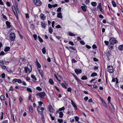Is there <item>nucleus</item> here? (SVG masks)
Instances as JSON below:
<instances>
[{
	"instance_id": "nucleus-1",
	"label": "nucleus",
	"mask_w": 123,
	"mask_h": 123,
	"mask_svg": "<svg viewBox=\"0 0 123 123\" xmlns=\"http://www.w3.org/2000/svg\"><path fill=\"white\" fill-rule=\"evenodd\" d=\"M12 82L14 83H15L16 82H18L19 84H21L22 82L23 85L24 86H26V83L24 81L22 82L21 80L19 79H14L12 81Z\"/></svg>"
},
{
	"instance_id": "nucleus-2",
	"label": "nucleus",
	"mask_w": 123,
	"mask_h": 123,
	"mask_svg": "<svg viewBox=\"0 0 123 123\" xmlns=\"http://www.w3.org/2000/svg\"><path fill=\"white\" fill-rule=\"evenodd\" d=\"M32 70V68L30 65H28L27 66L24 67V71L25 72V73H27V71L29 72H31Z\"/></svg>"
},
{
	"instance_id": "nucleus-3",
	"label": "nucleus",
	"mask_w": 123,
	"mask_h": 123,
	"mask_svg": "<svg viewBox=\"0 0 123 123\" xmlns=\"http://www.w3.org/2000/svg\"><path fill=\"white\" fill-rule=\"evenodd\" d=\"M37 109L38 113L42 115L43 114V111L44 110V109L43 107H42L40 106H38L37 107Z\"/></svg>"
},
{
	"instance_id": "nucleus-4",
	"label": "nucleus",
	"mask_w": 123,
	"mask_h": 123,
	"mask_svg": "<svg viewBox=\"0 0 123 123\" xmlns=\"http://www.w3.org/2000/svg\"><path fill=\"white\" fill-rule=\"evenodd\" d=\"M107 71L110 73H112L114 71V69L112 66H109L107 68Z\"/></svg>"
},
{
	"instance_id": "nucleus-5",
	"label": "nucleus",
	"mask_w": 123,
	"mask_h": 123,
	"mask_svg": "<svg viewBox=\"0 0 123 123\" xmlns=\"http://www.w3.org/2000/svg\"><path fill=\"white\" fill-rule=\"evenodd\" d=\"M109 43H112L113 44L118 43V42L117 41L115 38L114 37H110L109 40Z\"/></svg>"
},
{
	"instance_id": "nucleus-6",
	"label": "nucleus",
	"mask_w": 123,
	"mask_h": 123,
	"mask_svg": "<svg viewBox=\"0 0 123 123\" xmlns=\"http://www.w3.org/2000/svg\"><path fill=\"white\" fill-rule=\"evenodd\" d=\"M36 95L39 96L41 98L43 99L45 95V93L44 92H40L37 93Z\"/></svg>"
},
{
	"instance_id": "nucleus-7",
	"label": "nucleus",
	"mask_w": 123,
	"mask_h": 123,
	"mask_svg": "<svg viewBox=\"0 0 123 123\" xmlns=\"http://www.w3.org/2000/svg\"><path fill=\"white\" fill-rule=\"evenodd\" d=\"M34 4L37 6H40L41 5L42 2L40 0H33Z\"/></svg>"
},
{
	"instance_id": "nucleus-8",
	"label": "nucleus",
	"mask_w": 123,
	"mask_h": 123,
	"mask_svg": "<svg viewBox=\"0 0 123 123\" xmlns=\"http://www.w3.org/2000/svg\"><path fill=\"white\" fill-rule=\"evenodd\" d=\"M15 33H11L10 35V39L12 41H13L15 38Z\"/></svg>"
},
{
	"instance_id": "nucleus-9",
	"label": "nucleus",
	"mask_w": 123,
	"mask_h": 123,
	"mask_svg": "<svg viewBox=\"0 0 123 123\" xmlns=\"http://www.w3.org/2000/svg\"><path fill=\"white\" fill-rule=\"evenodd\" d=\"M12 10L14 12V13L15 15L17 18V19H18V15L17 14V12L16 10L14 7H12Z\"/></svg>"
},
{
	"instance_id": "nucleus-10",
	"label": "nucleus",
	"mask_w": 123,
	"mask_h": 123,
	"mask_svg": "<svg viewBox=\"0 0 123 123\" xmlns=\"http://www.w3.org/2000/svg\"><path fill=\"white\" fill-rule=\"evenodd\" d=\"M36 64L37 68V69L41 68V66L39 62L38 61L37 59H36Z\"/></svg>"
},
{
	"instance_id": "nucleus-11",
	"label": "nucleus",
	"mask_w": 123,
	"mask_h": 123,
	"mask_svg": "<svg viewBox=\"0 0 123 123\" xmlns=\"http://www.w3.org/2000/svg\"><path fill=\"white\" fill-rule=\"evenodd\" d=\"M6 24L7 28H10L12 27V25L11 23L8 21H6Z\"/></svg>"
},
{
	"instance_id": "nucleus-12",
	"label": "nucleus",
	"mask_w": 123,
	"mask_h": 123,
	"mask_svg": "<svg viewBox=\"0 0 123 123\" xmlns=\"http://www.w3.org/2000/svg\"><path fill=\"white\" fill-rule=\"evenodd\" d=\"M49 110L50 113H53L54 112V109L52 106L51 105H49L48 106Z\"/></svg>"
},
{
	"instance_id": "nucleus-13",
	"label": "nucleus",
	"mask_w": 123,
	"mask_h": 123,
	"mask_svg": "<svg viewBox=\"0 0 123 123\" xmlns=\"http://www.w3.org/2000/svg\"><path fill=\"white\" fill-rule=\"evenodd\" d=\"M74 71L77 74H80L82 72L81 70L79 69H76Z\"/></svg>"
},
{
	"instance_id": "nucleus-14",
	"label": "nucleus",
	"mask_w": 123,
	"mask_h": 123,
	"mask_svg": "<svg viewBox=\"0 0 123 123\" xmlns=\"http://www.w3.org/2000/svg\"><path fill=\"white\" fill-rule=\"evenodd\" d=\"M40 17L41 19L43 20H44L46 18V17L43 13L41 14L40 15Z\"/></svg>"
},
{
	"instance_id": "nucleus-15",
	"label": "nucleus",
	"mask_w": 123,
	"mask_h": 123,
	"mask_svg": "<svg viewBox=\"0 0 123 123\" xmlns=\"http://www.w3.org/2000/svg\"><path fill=\"white\" fill-rule=\"evenodd\" d=\"M114 44H113L110 43L109 45H108V47L110 50H111L113 48Z\"/></svg>"
},
{
	"instance_id": "nucleus-16",
	"label": "nucleus",
	"mask_w": 123,
	"mask_h": 123,
	"mask_svg": "<svg viewBox=\"0 0 123 123\" xmlns=\"http://www.w3.org/2000/svg\"><path fill=\"white\" fill-rule=\"evenodd\" d=\"M39 73L41 75V76L42 77H43V70L41 69V68L39 69H38Z\"/></svg>"
},
{
	"instance_id": "nucleus-17",
	"label": "nucleus",
	"mask_w": 123,
	"mask_h": 123,
	"mask_svg": "<svg viewBox=\"0 0 123 123\" xmlns=\"http://www.w3.org/2000/svg\"><path fill=\"white\" fill-rule=\"evenodd\" d=\"M118 49L119 50L121 51H122L123 50V44L121 45H120L118 46Z\"/></svg>"
},
{
	"instance_id": "nucleus-18",
	"label": "nucleus",
	"mask_w": 123,
	"mask_h": 123,
	"mask_svg": "<svg viewBox=\"0 0 123 123\" xmlns=\"http://www.w3.org/2000/svg\"><path fill=\"white\" fill-rule=\"evenodd\" d=\"M41 26L43 28L45 29L46 27V24L44 22H41Z\"/></svg>"
},
{
	"instance_id": "nucleus-19",
	"label": "nucleus",
	"mask_w": 123,
	"mask_h": 123,
	"mask_svg": "<svg viewBox=\"0 0 123 123\" xmlns=\"http://www.w3.org/2000/svg\"><path fill=\"white\" fill-rule=\"evenodd\" d=\"M10 49V47L6 46V47L4 49V51L5 52H7L9 51Z\"/></svg>"
},
{
	"instance_id": "nucleus-20",
	"label": "nucleus",
	"mask_w": 123,
	"mask_h": 123,
	"mask_svg": "<svg viewBox=\"0 0 123 123\" xmlns=\"http://www.w3.org/2000/svg\"><path fill=\"white\" fill-rule=\"evenodd\" d=\"M57 17L58 18H62V13L61 12H58L57 14Z\"/></svg>"
},
{
	"instance_id": "nucleus-21",
	"label": "nucleus",
	"mask_w": 123,
	"mask_h": 123,
	"mask_svg": "<svg viewBox=\"0 0 123 123\" xmlns=\"http://www.w3.org/2000/svg\"><path fill=\"white\" fill-rule=\"evenodd\" d=\"M29 111L31 113H32L33 112V109L32 107L31 106H29Z\"/></svg>"
},
{
	"instance_id": "nucleus-22",
	"label": "nucleus",
	"mask_w": 123,
	"mask_h": 123,
	"mask_svg": "<svg viewBox=\"0 0 123 123\" xmlns=\"http://www.w3.org/2000/svg\"><path fill=\"white\" fill-rule=\"evenodd\" d=\"M49 83L51 85H52L54 84V81L53 80L51 79H50L49 80Z\"/></svg>"
},
{
	"instance_id": "nucleus-23",
	"label": "nucleus",
	"mask_w": 123,
	"mask_h": 123,
	"mask_svg": "<svg viewBox=\"0 0 123 123\" xmlns=\"http://www.w3.org/2000/svg\"><path fill=\"white\" fill-rule=\"evenodd\" d=\"M86 6H81V8L82 10L84 12H85L86 11Z\"/></svg>"
},
{
	"instance_id": "nucleus-24",
	"label": "nucleus",
	"mask_w": 123,
	"mask_h": 123,
	"mask_svg": "<svg viewBox=\"0 0 123 123\" xmlns=\"http://www.w3.org/2000/svg\"><path fill=\"white\" fill-rule=\"evenodd\" d=\"M63 113L62 111H60L59 112V117L60 118L62 117L63 116Z\"/></svg>"
},
{
	"instance_id": "nucleus-25",
	"label": "nucleus",
	"mask_w": 123,
	"mask_h": 123,
	"mask_svg": "<svg viewBox=\"0 0 123 123\" xmlns=\"http://www.w3.org/2000/svg\"><path fill=\"white\" fill-rule=\"evenodd\" d=\"M91 5L94 7L96 6L97 5V3L96 2H93L91 3Z\"/></svg>"
},
{
	"instance_id": "nucleus-26",
	"label": "nucleus",
	"mask_w": 123,
	"mask_h": 123,
	"mask_svg": "<svg viewBox=\"0 0 123 123\" xmlns=\"http://www.w3.org/2000/svg\"><path fill=\"white\" fill-rule=\"evenodd\" d=\"M68 34L69 35L71 36H75L76 35L75 34H74L71 32H68Z\"/></svg>"
},
{
	"instance_id": "nucleus-27",
	"label": "nucleus",
	"mask_w": 123,
	"mask_h": 123,
	"mask_svg": "<svg viewBox=\"0 0 123 123\" xmlns=\"http://www.w3.org/2000/svg\"><path fill=\"white\" fill-rule=\"evenodd\" d=\"M97 73L95 72H94L92 73V74H91V76L92 77H93L95 76H97Z\"/></svg>"
},
{
	"instance_id": "nucleus-28",
	"label": "nucleus",
	"mask_w": 123,
	"mask_h": 123,
	"mask_svg": "<svg viewBox=\"0 0 123 123\" xmlns=\"http://www.w3.org/2000/svg\"><path fill=\"white\" fill-rule=\"evenodd\" d=\"M87 77L85 76H83L81 78V79L82 80H86L87 79Z\"/></svg>"
},
{
	"instance_id": "nucleus-29",
	"label": "nucleus",
	"mask_w": 123,
	"mask_h": 123,
	"mask_svg": "<svg viewBox=\"0 0 123 123\" xmlns=\"http://www.w3.org/2000/svg\"><path fill=\"white\" fill-rule=\"evenodd\" d=\"M42 52L43 54H45L46 52V49L44 47H43L42 49Z\"/></svg>"
},
{
	"instance_id": "nucleus-30",
	"label": "nucleus",
	"mask_w": 123,
	"mask_h": 123,
	"mask_svg": "<svg viewBox=\"0 0 123 123\" xmlns=\"http://www.w3.org/2000/svg\"><path fill=\"white\" fill-rule=\"evenodd\" d=\"M97 8L98 9H100L102 8L101 3H99L97 6Z\"/></svg>"
},
{
	"instance_id": "nucleus-31",
	"label": "nucleus",
	"mask_w": 123,
	"mask_h": 123,
	"mask_svg": "<svg viewBox=\"0 0 123 123\" xmlns=\"http://www.w3.org/2000/svg\"><path fill=\"white\" fill-rule=\"evenodd\" d=\"M73 75L74 76L75 79L77 80V81H78L79 82L80 81H81L79 79L77 76H76L75 75H74V74H73Z\"/></svg>"
},
{
	"instance_id": "nucleus-32",
	"label": "nucleus",
	"mask_w": 123,
	"mask_h": 123,
	"mask_svg": "<svg viewBox=\"0 0 123 123\" xmlns=\"http://www.w3.org/2000/svg\"><path fill=\"white\" fill-rule=\"evenodd\" d=\"M112 3L113 6L114 7H115L116 6V3H115V2H114V1H112Z\"/></svg>"
},
{
	"instance_id": "nucleus-33",
	"label": "nucleus",
	"mask_w": 123,
	"mask_h": 123,
	"mask_svg": "<svg viewBox=\"0 0 123 123\" xmlns=\"http://www.w3.org/2000/svg\"><path fill=\"white\" fill-rule=\"evenodd\" d=\"M49 32L50 34L52 33L53 32V29L51 27L49 28Z\"/></svg>"
},
{
	"instance_id": "nucleus-34",
	"label": "nucleus",
	"mask_w": 123,
	"mask_h": 123,
	"mask_svg": "<svg viewBox=\"0 0 123 123\" xmlns=\"http://www.w3.org/2000/svg\"><path fill=\"white\" fill-rule=\"evenodd\" d=\"M61 85L64 88L67 89V87L66 85L64 83H62L61 84Z\"/></svg>"
},
{
	"instance_id": "nucleus-35",
	"label": "nucleus",
	"mask_w": 123,
	"mask_h": 123,
	"mask_svg": "<svg viewBox=\"0 0 123 123\" xmlns=\"http://www.w3.org/2000/svg\"><path fill=\"white\" fill-rule=\"evenodd\" d=\"M31 77L33 79L35 80H37V79L35 76L33 74H32L31 75Z\"/></svg>"
},
{
	"instance_id": "nucleus-36",
	"label": "nucleus",
	"mask_w": 123,
	"mask_h": 123,
	"mask_svg": "<svg viewBox=\"0 0 123 123\" xmlns=\"http://www.w3.org/2000/svg\"><path fill=\"white\" fill-rule=\"evenodd\" d=\"M5 98V96L3 95H1V96L0 99L1 101L4 99Z\"/></svg>"
},
{
	"instance_id": "nucleus-37",
	"label": "nucleus",
	"mask_w": 123,
	"mask_h": 123,
	"mask_svg": "<svg viewBox=\"0 0 123 123\" xmlns=\"http://www.w3.org/2000/svg\"><path fill=\"white\" fill-rule=\"evenodd\" d=\"M4 63L3 61L1 60H0V66H2L4 65Z\"/></svg>"
},
{
	"instance_id": "nucleus-38",
	"label": "nucleus",
	"mask_w": 123,
	"mask_h": 123,
	"mask_svg": "<svg viewBox=\"0 0 123 123\" xmlns=\"http://www.w3.org/2000/svg\"><path fill=\"white\" fill-rule=\"evenodd\" d=\"M75 121L76 122H78L79 123V118L77 116H76L75 117Z\"/></svg>"
},
{
	"instance_id": "nucleus-39",
	"label": "nucleus",
	"mask_w": 123,
	"mask_h": 123,
	"mask_svg": "<svg viewBox=\"0 0 123 123\" xmlns=\"http://www.w3.org/2000/svg\"><path fill=\"white\" fill-rule=\"evenodd\" d=\"M38 37L39 39V41L41 42H43V39L39 36H38Z\"/></svg>"
},
{
	"instance_id": "nucleus-40",
	"label": "nucleus",
	"mask_w": 123,
	"mask_h": 123,
	"mask_svg": "<svg viewBox=\"0 0 123 123\" xmlns=\"http://www.w3.org/2000/svg\"><path fill=\"white\" fill-rule=\"evenodd\" d=\"M65 109V108L64 107H63L61 108H60L59 109V111H62L64 110Z\"/></svg>"
},
{
	"instance_id": "nucleus-41",
	"label": "nucleus",
	"mask_w": 123,
	"mask_h": 123,
	"mask_svg": "<svg viewBox=\"0 0 123 123\" xmlns=\"http://www.w3.org/2000/svg\"><path fill=\"white\" fill-rule=\"evenodd\" d=\"M58 121L60 123H61L63 122V120L62 119H59L58 120Z\"/></svg>"
},
{
	"instance_id": "nucleus-42",
	"label": "nucleus",
	"mask_w": 123,
	"mask_h": 123,
	"mask_svg": "<svg viewBox=\"0 0 123 123\" xmlns=\"http://www.w3.org/2000/svg\"><path fill=\"white\" fill-rule=\"evenodd\" d=\"M27 90L29 92L31 93L32 92V91L30 88H27Z\"/></svg>"
},
{
	"instance_id": "nucleus-43",
	"label": "nucleus",
	"mask_w": 123,
	"mask_h": 123,
	"mask_svg": "<svg viewBox=\"0 0 123 123\" xmlns=\"http://www.w3.org/2000/svg\"><path fill=\"white\" fill-rule=\"evenodd\" d=\"M2 15L3 18L4 19L7 20V18L6 16L5 15H4L3 13L2 14Z\"/></svg>"
},
{
	"instance_id": "nucleus-44",
	"label": "nucleus",
	"mask_w": 123,
	"mask_h": 123,
	"mask_svg": "<svg viewBox=\"0 0 123 123\" xmlns=\"http://www.w3.org/2000/svg\"><path fill=\"white\" fill-rule=\"evenodd\" d=\"M36 89L39 91H41L42 90V89L39 86H37V87Z\"/></svg>"
},
{
	"instance_id": "nucleus-45",
	"label": "nucleus",
	"mask_w": 123,
	"mask_h": 123,
	"mask_svg": "<svg viewBox=\"0 0 123 123\" xmlns=\"http://www.w3.org/2000/svg\"><path fill=\"white\" fill-rule=\"evenodd\" d=\"M80 43L82 45H84L85 44V43L84 41L82 40L80 41Z\"/></svg>"
},
{
	"instance_id": "nucleus-46",
	"label": "nucleus",
	"mask_w": 123,
	"mask_h": 123,
	"mask_svg": "<svg viewBox=\"0 0 123 123\" xmlns=\"http://www.w3.org/2000/svg\"><path fill=\"white\" fill-rule=\"evenodd\" d=\"M104 43L106 45H108L109 44V42L108 41H105Z\"/></svg>"
},
{
	"instance_id": "nucleus-47",
	"label": "nucleus",
	"mask_w": 123,
	"mask_h": 123,
	"mask_svg": "<svg viewBox=\"0 0 123 123\" xmlns=\"http://www.w3.org/2000/svg\"><path fill=\"white\" fill-rule=\"evenodd\" d=\"M1 113L2 114L0 117V119L1 120H2L3 119V112H1Z\"/></svg>"
},
{
	"instance_id": "nucleus-48",
	"label": "nucleus",
	"mask_w": 123,
	"mask_h": 123,
	"mask_svg": "<svg viewBox=\"0 0 123 123\" xmlns=\"http://www.w3.org/2000/svg\"><path fill=\"white\" fill-rule=\"evenodd\" d=\"M71 61L72 62V63H75L77 62L76 60L73 59H72L71 60Z\"/></svg>"
},
{
	"instance_id": "nucleus-49",
	"label": "nucleus",
	"mask_w": 123,
	"mask_h": 123,
	"mask_svg": "<svg viewBox=\"0 0 123 123\" xmlns=\"http://www.w3.org/2000/svg\"><path fill=\"white\" fill-rule=\"evenodd\" d=\"M33 37L35 40H36L37 38V35H34Z\"/></svg>"
},
{
	"instance_id": "nucleus-50",
	"label": "nucleus",
	"mask_w": 123,
	"mask_h": 123,
	"mask_svg": "<svg viewBox=\"0 0 123 123\" xmlns=\"http://www.w3.org/2000/svg\"><path fill=\"white\" fill-rule=\"evenodd\" d=\"M101 100L103 105H104V104H106V103L102 98L101 99Z\"/></svg>"
},
{
	"instance_id": "nucleus-51",
	"label": "nucleus",
	"mask_w": 123,
	"mask_h": 123,
	"mask_svg": "<svg viewBox=\"0 0 123 123\" xmlns=\"http://www.w3.org/2000/svg\"><path fill=\"white\" fill-rule=\"evenodd\" d=\"M98 66H96L94 67L93 68L94 70H96L98 69Z\"/></svg>"
},
{
	"instance_id": "nucleus-52",
	"label": "nucleus",
	"mask_w": 123,
	"mask_h": 123,
	"mask_svg": "<svg viewBox=\"0 0 123 123\" xmlns=\"http://www.w3.org/2000/svg\"><path fill=\"white\" fill-rule=\"evenodd\" d=\"M6 70L8 72H9L11 71V69L7 67L6 68Z\"/></svg>"
},
{
	"instance_id": "nucleus-53",
	"label": "nucleus",
	"mask_w": 123,
	"mask_h": 123,
	"mask_svg": "<svg viewBox=\"0 0 123 123\" xmlns=\"http://www.w3.org/2000/svg\"><path fill=\"white\" fill-rule=\"evenodd\" d=\"M89 0H86L85 1V3L86 4H89Z\"/></svg>"
},
{
	"instance_id": "nucleus-54",
	"label": "nucleus",
	"mask_w": 123,
	"mask_h": 123,
	"mask_svg": "<svg viewBox=\"0 0 123 123\" xmlns=\"http://www.w3.org/2000/svg\"><path fill=\"white\" fill-rule=\"evenodd\" d=\"M38 103L39 104V105L41 106L43 104V103L41 101H39L38 102Z\"/></svg>"
},
{
	"instance_id": "nucleus-55",
	"label": "nucleus",
	"mask_w": 123,
	"mask_h": 123,
	"mask_svg": "<svg viewBox=\"0 0 123 123\" xmlns=\"http://www.w3.org/2000/svg\"><path fill=\"white\" fill-rule=\"evenodd\" d=\"M61 8L59 7L58 8L57 10V11L58 12H60L61 11Z\"/></svg>"
},
{
	"instance_id": "nucleus-56",
	"label": "nucleus",
	"mask_w": 123,
	"mask_h": 123,
	"mask_svg": "<svg viewBox=\"0 0 123 123\" xmlns=\"http://www.w3.org/2000/svg\"><path fill=\"white\" fill-rule=\"evenodd\" d=\"M5 75L4 73H3L1 75V76L2 78H4L5 77Z\"/></svg>"
},
{
	"instance_id": "nucleus-57",
	"label": "nucleus",
	"mask_w": 123,
	"mask_h": 123,
	"mask_svg": "<svg viewBox=\"0 0 123 123\" xmlns=\"http://www.w3.org/2000/svg\"><path fill=\"white\" fill-rule=\"evenodd\" d=\"M49 115H50V117H51V119L52 120H54V117H52V115L51 114H49Z\"/></svg>"
},
{
	"instance_id": "nucleus-58",
	"label": "nucleus",
	"mask_w": 123,
	"mask_h": 123,
	"mask_svg": "<svg viewBox=\"0 0 123 123\" xmlns=\"http://www.w3.org/2000/svg\"><path fill=\"white\" fill-rule=\"evenodd\" d=\"M48 6L50 8H51L53 7L52 5H51L50 4H48Z\"/></svg>"
},
{
	"instance_id": "nucleus-59",
	"label": "nucleus",
	"mask_w": 123,
	"mask_h": 123,
	"mask_svg": "<svg viewBox=\"0 0 123 123\" xmlns=\"http://www.w3.org/2000/svg\"><path fill=\"white\" fill-rule=\"evenodd\" d=\"M55 22L54 21H53L52 23V27L54 28V25L55 24Z\"/></svg>"
},
{
	"instance_id": "nucleus-60",
	"label": "nucleus",
	"mask_w": 123,
	"mask_h": 123,
	"mask_svg": "<svg viewBox=\"0 0 123 123\" xmlns=\"http://www.w3.org/2000/svg\"><path fill=\"white\" fill-rule=\"evenodd\" d=\"M5 55V53L3 51H2L0 53V56L1 55Z\"/></svg>"
},
{
	"instance_id": "nucleus-61",
	"label": "nucleus",
	"mask_w": 123,
	"mask_h": 123,
	"mask_svg": "<svg viewBox=\"0 0 123 123\" xmlns=\"http://www.w3.org/2000/svg\"><path fill=\"white\" fill-rule=\"evenodd\" d=\"M88 99V98L87 97H86L84 98V99L85 101H86Z\"/></svg>"
},
{
	"instance_id": "nucleus-62",
	"label": "nucleus",
	"mask_w": 123,
	"mask_h": 123,
	"mask_svg": "<svg viewBox=\"0 0 123 123\" xmlns=\"http://www.w3.org/2000/svg\"><path fill=\"white\" fill-rule=\"evenodd\" d=\"M6 4L9 7H10V3L9 2H6Z\"/></svg>"
},
{
	"instance_id": "nucleus-63",
	"label": "nucleus",
	"mask_w": 123,
	"mask_h": 123,
	"mask_svg": "<svg viewBox=\"0 0 123 123\" xmlns=\"http://www.w3.org/2000/svg\"><path fill=\"white\" fill-rule=\"evenodd\" d=\"M72 89L70 87H69L67 89V91L68 92H71V91Z\"/></svg>"
},
{
	"instance_id": "nucleus-64",
	"label": "nucleus",
	"mask_w": 123,
	"mask_h": 123,
	"mask_svg": "<svg viewBox=\"0 0 123 123\" xmlns=\"http://www.w3.org/2000/svg\"><path fill=\"white\" fill-rule=\"evenodd\" d=\"M71 104L73 106L75 105V104L73 102V100H71Z\"/></svg>"
}]
</instances>
